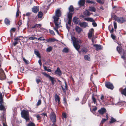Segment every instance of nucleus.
Returning a JSON list of instances; mask_svg holds the SVG:
<instances>
[{
  "mask_svg": "<svg viewBox=\"0 0 126 126\" xmlns=\"http://www.w3.org/2000/svg\"><path fill=\"white\" fill-rule=\"evenodd\" d=\"M22 24V22L20 21H19L18 22V24L19 26L21 25Z\"/></svg>",
  "mask_w": 126,
  "mask_h": 126,
  "instance_id": "e2e57ef3",
  "label": "nucleus"
},
{
  "mask_svg": "<svg viewBox=\"0 0 126 126\" xmlns=\"http://www.w3.org/2000/svg\"><path fill=\"white\" fill-rule=\"evenodd\" d=\"M92 22V25L94 27H96L97 26V24L95 22V20L94 19L93 21H91Z\"/></svg>",
  "mask_w": 126,
  "mask_h": 126,
  "instance_id": "de8ad7c7",
  "label": "nucleus"
},
{
  "mask_svg": "<svg viewBox=\"0 0 126 126\" xmlns=\"http://www.w3.org/2000/svg\"><path fill=\"white\" fill-rule=\"evenodd\" d=\"M120 47V46H119L118 47H117V50L118 51V53L120 54L121 55V52H122V49Z\"/></svg>",
  "mask_w": 126,
  "mask_h": 126,
  "instance_id": "7c9ffc66",
  "label": "nucleus"
},
{
  "mask_svg": "<svg viewBox=\"0 0 126 126\" xmlns=\"http://www.w3.org/2000/svg\"><path fill=\"white\" fill-rule=\"evenodd\" d=\"M15 41L13 43V44L14 45V46H15L18 43V41L16 40H15Z\"/></svg>",
  "mask_w": 126,
  "mask_h": 126,
  "instance_id": "4d7b16f0",
  "label": "nucleus"
},
{
  "mask_svg": "<svg viewBox=\"0 0 126 126\" xmlns=\"http://www.w3.org/2000/svg\"><path fill=\"white\" fill-rule=\"evenodd\" d=\"M36 117H37L38 120H39V119H41V117L40 116L38 115H37L36 116Z\"/></svg>",
  "mask_w": 126,
  "mask_h": 126,
  "instance_id": "680f3d73",
  "label": "nucleus"
},
{
  "mask_svg": "<svg viewBox=\"0 0 126 126\" xmlns=\"http://www.w3.org/2000/svg\"><path fill=\"white\" fill-rule=\"evenodd\" d=\"M71 39L74 47L76 50H78L79 49L80 46L77 43H81L80 40L79 39L76 38L74 37H72Z\"/></svg>",
  "mask_w": 126,
  "mask_h": 126,
  "instance_id": "f257e3e1",
  "label": "nucleus"
},
{
  "mask_svg": "<svg viewBox=\"0 0 126 126\" xmlns=\"http://www.w3.org/2000/svg\"><path fill=\"white\" fill-rule=\"evenodd\" d=\"M4 109V106L1 104L0 106V110H3Z\"/></svg>",
  "mask_w": 126,
  "mask_h": 126,
  "instance_id": "603ef678",
  "label": "nucleus"
},
{
  "mask_svg": "<svg viewBox=\"0 0 126 126\" xmlns=\"http://www.w3.org/2000/svg\"><path fill=\"white\" fill-rule=\"evenodd\" d=\"M31 14V13H28L26 14V15L27 16H29Z\"/></svg>",
  "mask_w": 126,
  "mask_h": 126,
  "instance_id": "338daca9",
  "label": "nucleus"
},
{
  "mask_svg": "<svg viewBox=\"0 0 126 126\" xmlns=\"http://www.w3.org/2000/svg\"><path fill=\"white\" fill-rule=\"evenodd\" d=\"M52 49V47H51L50 46L47 48L46 50L47 52H49L51 51Z\"/></svg>",
  "mask_w": 126,
  "mask_h": 126,
  "instance_id": "f704fd0d",
  "label": "nucleus"
},
{
  "mask_svg": "<svg viewBox=\"0 0 126 126\" xmlns=\"http://www.w3.org/2000/svg\"><path fill=\"white\" fill-rule=\"evenodd\" d=\"M69 51V49L68 48H65L63 49L62 52H63L67 53Z\"/></svg>",
  "mask_w": 126,
  "mask_h": 126,
  "instance_id": "c85d7f7f",
  "label": "nucleus"
},
{
  "mask_svg": "<svg viewBox=\"0 0 126 126\" xmlns=\"http://www.w3.org/2000/svg\"><path fill=\"white\" fill-rule=\"evenodd\" d=\"M38 62L40 66H41V65H42V63L41 62V60L40 59L39 60Z\"/></svg>",
  "mask_w": 126,
  "mask_h": 126,
  "instance_id": "052dcab7",
  "label": "nucleus"
},
{
  "mask_svg": "<svg viewBox=\"0 0 126 126\" xmlns=\"http://www.w3.org/2000/svg\"><path fill=\"white\" fill-rule=\"evenodd\" d=\"M4 22L5 24L7 25H8L10 24V22L9 20L7 18L5 19Z\"/></svg>",
  "mask_w": 126,
  "mask_h": 126,
  "instance_id": "cd10ccee",
  "label": "nucleus"
},
{
  "mask_svg": "<svg viewBox=\"0 0 126 126\" xmlns=\"http://www.w3.org/2000/svg\"><path fill=\"white\" fill-rule=\"evenodd\" d=\"M61 87L63 92L65 93L66 92V91L67 90V84L65 82V85L63 86H61Z\"/></svg>",
  "mask_w": 126,
  "mask_h": 126,
  "instance_id": "ddd939ff",
  "label": "nucleus"
},
{
  "mask_svg": "<svg viewBox=\"0 0 126 126\" xmlns=\"http://www.w3.org/2000/svg\"><path fill=\"white\" fill-rule=\"evenodd\" d=\"M38 16L39 18H41L43 16L42 13L41 12H39L38 14Z\"/></svg>",
  "mask_w": 126,
  "mask_h": 126,
  "instance_id": "c9c22d12",
  "label": "nucleus"
},
{
  "mask_svg": "<svg viewBox=\"0 0 126 126\" xmlns=\"http://www.w3.org/2000/svg\"><path fill=\"white\" fill-rule=\"evenodd\" d=\"M23 61L26 64H28L29 63V62L28 61L25 59L24 58H23Z\"/></svg>",
  "mask_w": 126,
  "mask_h": 126,
  "instance_id": "ea45409f",
  "label": "nucleus"
},
{
  "mask_svg": "<svg viewBox=\"0 0 126 126\" xmlns=\"http://www.w3.org/2000/svg\"><path fill=\"white\" fill-rule=\"evenodd\" d=\"M116 120L112 117H111V121L110 122V124L113 123L115 122Z\"/></svg>",
  "mask_w": 126,
  "mask_h": 126,
  "instance_id": "473e14b6",
  "label": "nucleus"
},
{
  "mask_svg": "<svg viewBox=\"0 0 126 126\" xmlns=\"http://www.w3.org/2000/svg\"><path fill=\"white\" fill-rule=\"evenodd\" d=\"M97 1L101 4H103L104 3V2L103 1H102L101 0H97Z\"/></svg>",
  "mask_w": 126,
  "mask_h": 126,
  "instance_id": "49530a36",
  "label": "nucleus"
},
{
  "mask_svg": "<svg viewBox=\"0 0 126 126\" xmlns=\"http://www.w3.org/2000/svg\"><path fill=\"white\" fill-rule=\"evenodd\" d=\"M29 40H33L35 39H37V38H36V37L34 36H32L29 37Z\"/></svg>",
  "mask_w": 126,
  "mask_h": 126,
  "instance_id": "79ce46f5",
  "label": "nucleus"
},
{
  "mask_svg": "<svg viewBox=\"0 0 126 126\" xmlns=\"http://www.w3.org/2000/svg\"><path fill=\"white\" fill-rule=\"evenodd\" d=\"M111 37L113 39H114L115 38V36L112 34H111Z\"/></svg>",
  "mask_w": 126,
  "mask_h": 126,
  "instance_id": "69168bd1",
  "label": "nucleus"
},
{
  "mask_svg": "<svg viewBox=\"0 0 126 126\" xmlns=\"http://www.w3.org/2000/svg\"><path fill=\"white\" fill-rule=\"evenodd\" d=\"M68 18V19H71L72 16V14L71 13L69 12L67 14Z\"/></svg>",
  "mask_w": 126,
  "mask_h": 126,
  "instance_id": "5701e85b",
  "label": "nucleus"
},
{
  "mask_svg": "<svg viewBox=\"0 0 126 126\" xmlns=\"http://www.w3.org/2000/svg\"><path fill=\"white\" fill-rule=\"evenodd\" d=\"M93 46L97 50H98L101 49L103 47L102 46L100 45H98L97 44H92Z\"/></svg>",
  "mask_w": 126,
  "mask_h": 126,
  "instance_id": "0eeeda50",
  "label": "nucleus"
},
{
  "mask_svg": "<svg viewBox=\"0 0 126 126\" xmlns=\"http://www.w3.org/2000/svg\"><path fill=\"white\" fill-rule=\"evenodd\" d=\"M22 117L25 119L26 121H28L29 120V113L28 111L23 110L21 112Z\"/></svg>",
  "mask_w": 126,
  "mask_h": 126,
  "instance_id": "7ed1b4c3",
  "label": "nucleus"
},
{
  "mask_svg": "<svg viewBox=\"0 0 126 126\" xmlns=\"http://www.w3.org/2000/svg\"><path fill=\"white\" fill-rule=\"evenodd\" d=\"M94 30L93 29H92L89 31V32L88 34V37L89 38H91L92 36V34L94 33Z\"/></svg>",
  "mask_w": 126,
  "mask_h": 126,
  "instance_id": "9b49d317",
  "label": "nucleus"
},
{
  "mask_svg": "<svg viewBox=\"0 0 126 126\" xmlns=\"http://www.w3.org/2000/svg\"><path fill=\"white\" fill-rule=\"evenodd\" d=\"M38 40H45V39L43 37H41L37 39Z\"/></svg>",
  "mask_w": 126,
  "mask_h": 126,
  "instance_id": "8fccbe9b",
  "label": "nucleus"
},
{
  "mask_svg": "<svg viewBox=\"0 0 126 126\" xmlns=\"http://www.w3.org/2000/svg\"><path fill=\"white\" fill-rule=\"evenodd\" d=\"M86 2L88 3H90L91 4H95V2L93 1H91L90 0H87L86 1Z\"/></svg>",
  "mask_w": 126,
  "mask_h": 126,
  "instance_id": "e433bc0d",
  "label": "nucleus"
},
{
  "mask_svg": "<svg viewBox=\"0 0 126 126\" xmlns=\"http://www.w3.org/2000/svg\"><path fill=\"white\" fill-rule=\"evenodd\" d=\"M105 86L107 88L111 89H113L114 88L113 85L109 82L106 83L105 84Z\"/></svg>",
  "mask_w": 126,
  "mask_h": 126,
  "instance_id": "423d86ee",
  "label": "nucleus"
},
{
  "mask_svg": "<svg viewBox=\"0 0 126 126\" xmlns=\"http://www.w3.org/2000/svg\"><path fill=\"white\" fill-rule=\"evenodd\" d=\"M62 117L63 118H67V116L66 113H63L62 114Z\"/></svg>",
  "mask_w": 126,
  "mask_h": 126,
  "instance_id": "37998d69",
  "label": "nucleus"
},
{
  "mask_svg": "<svg viewBox=\"0 0 126 126\" xmlns=\"http://www.w3.org/2000/svg\"><path fill=\"white\" fill-rule=\"evenodd\" d=\"M69 12L73 13L74 11V9L72 6L71 5L69 8Z\"/></svg>",
  "mask_w": 126,
  "mask_h": 126,
  "instance_id": "4be33fe9",
  "label": "nucleus"
},
{
  "mask_svg": "<svg viewBox=\"0 0 126 126\" xmlns=\"http://www.w3.org/2000/svg\"><path fill=\"white\" fill-rule=\"evenodd\" d=\"M36 81L37 83L38 84L41 81V80L40 79H37L36 80Z\"/></svg>",
  "mask_w": 126,
  "mask_h": 126,
  "instance_id": "0e129e2a",
  "label": "nucleus"
},
{
  "mask_svg": "<svg viewBox=\"0 0 126 126\" xmlns=\"http://www.w3.org/2000/svg\"><path fill=\"white\" fill-rule=\"evenodd\" d=\"M119 91L122 94L126 96V88L124 89H123L122 88H120L119 89Z\"/></svg>",
  "mask_w": 126,
  "mask_h": 126,
  "instance_id": "9d476101",
  "label": "nucleus"
},
{
  "mask_svg": "<svg viewBox=\"0 0 126 126\" xmlns=\"http://www.w3.org/2000/svg\"><path fill=\"white\" fill-rule=\"evenodd\" d=\"M36 28H40L41 26V25L40 24H36Z\"/></svg>",
  "mask_w": 126,
  "mask_h": 126,
  "instance_id": "3c124183",
  "label": "nucleus"
},
{
  "mask_svg": "<svg viewBox=\"0 0 126 126\" xmlns=\"http://www.w3.org/2000/svg\"><path fill=\"white\" fill-rule=\"evenodd\" d=\"M68 23L69 25V26L70 25V24L71 22V19H68Z\"/></svg>",
  "mask_w": 126,
  "mask_h": 126,
  "instance_id": "6e6d98bb",
  "label": "nucleus"
},
{
  "mask_svg": "<svg viewBox=\"0 0 126 126\" xmlns=\"http://www.w3.org/2000/svg\"><path fill=\"white\" fill-rule=\"evenodd\" d=\"M47 42H53L55 41H58L57 40L54 38H49L46 40Z\"/></svg>",
  "mask_w": 126,
  "mask_h": 126,
  "instance_id": "f8f14e48",
  "label": "nucleus"
},
{
  "mask_svg": "<svg viewBox=\"0 0 126 126\" xmlns=\"http://www.w3.org/2000/svg\"><path fill=\"white\" fill-rule=\"evenodd\" d=\"M126 51L123 50V55H122L121 58L124 59L126 57V54L125 53Z\"/></svg>",
  "mask_w": 126,
  "mask_h": 126,
  "instance_id": "bb28decb",
  "label": "nucleus"
},
{
  "mask_svg": "<svg viewBox=\"0 0 126 126\" xmlns=\"http://www.w3.org/2000/svg\"><path fill=\"white\" fill-rule=\"evenodd\" d=\"M20 12L19 11V9L18 8H17V12L16 13V17L18 16H19Z\"/></svg>",
  "mask_w": 126,
  "mask_h": 126,
  "instance_id": "a18cd8bd",
  "label": "nucleus"
},
{
  "mask_svg": "<svg viewBox=\"0 0 126 126\" xmlns=\"http://www.w3.org/2000/svg\"><path fill=\"white\" fill-rule=\"evenodd\" d=\"M20 37H17L15 39V40L18 41V40H20Z\"/></svg>",
  "mask_w": 126,
  "mask_h": 126,
  "instance_id": "bf43d9fd",
  "label": "nucleus"
},
{
  "mask_svg": "<svg viewBox=\"0 0 126 126\" xmlns=\"http://www.w3.org/2000/svg\"><path fill=\"white\" fill-rule=\"evenodd\" d=\"M89 10L91 11L95 12V9L94 7H91L89 8Z\"/></svg>",
  "mask_w": 126,
  "mask_h": 126,
  "instance_id": "72a5a7b5",
  "label": "nucleus"
},
{
  "mask_svg": "<svg viewBox=\"0 0 126 126\" xmlns=\"http://www.w3.org/2000/svg\"><path fill=\"white\" fill-rule=\"evenodd\" d=\"M104 97L103 95H102L100 97L101 100H99V101L100 102V101H101L102 102L104 101Z\"/></svg>",
  "mask_w": 126,
  "mask_h": 126,
  "instance_id": "c03bdc74",
  "label": "nucleus"
},
{
  "mask_svg": "<svg viewBox=\"0 0 126 126\" xmlns=\"http://www.w3.org/2000/svg\"><path fill=\"white\" fill-rule=\"evenodd\" d=\"M92 99L93 102L94 104H96V101L95 98L94 97V94H93L92 95Z\"/></svg>",
  "mask_w": 126,
  "mask_h": 126,
  "instance_id": "c756f323",
  "label": "nucleus"
},
{
  "mask_svg": "<svg viewBox=\"0 0 126 126\" xmlns=\"http://www.w3.org/2000/svg\"><path fill=\"white\" fill-rule=\"evenodd\" d=\"M50 32L53 35H54V32L52 30H49Z\"/></svg>",
  "mask_w": 126,
  "mask_h": 126,
  "instance_id": "13d9d810",
  "label": "nucleus"
},
{
  "mask_svg": "<svg viewBox=\"0 0 126 126\" xmlns=\"http://www.w3.org/2000/svg\"><path fill=\"white\" fill-rule=\"evenodd\" d=\"M39 10L38 7L37 6L34 7L32 9V11L34 13H36Z\"/></svg>",
  "mask_w": 126,
  "mask_h": 126,
  "instance_id": "2eb2a0df",
  "label": "nucleus"
},
{
  "mask_svg": "<svg viewBox=\"0 0 126 126\" xmlns=\"http://www.w3.org/2000/svg\"><path fill=\"white\" fill-rule=\"evenodd\" d=\"M84 20H85L87 21H89L90 22L94 21V19L91 18H89V17L85 18H84Z\"/></svg>",
  "mask_w": 126,
  "mask_h": 126,
  "instance_id": "412c9836",
  "label": "nucleus"
},
{
  "mask_svg": "<svg viewBox=\"0 0 126 126\" xmlns=\"http://www.w3.org/2000/svg\"><path fill=\"white\" fill-rule=\"evenodd\" d=\"M34 53L39 58H40V56L38 51L36 50H34Z\"/></svg>",
  "mask_w": 126,
  "mask_h": 126,
  "instance_id": "a878e982",
  "label": "nucleus"
},
{
  "mask_svg": "<svg viewBox=\"0 0 126 126\" xmlns=\"http://www.w3.org/2000/svg\"><path fill=\"white\" fill-rule=\"evenodd\" d=\"M15 30V29L14 28H13L11 29V31L13 32H14Z\"/></svg>",
  "mask_w": 126,
  "mask_h": 126,
  "instance_id": "774afa93",
  "label": "nucleus"
},
{
  "mask_svg": "<svg viewBox=\"0 0 126 126\" xmlns=\"http://www.w3.org/2000/svg\"><path fill=\"white\" fill-rule=\"evenodd\" d=\"M75 29L76 31L79 33H80L81 30V29L78 26H77L76 27Z\"/></svg>",
  "mask_w": 126,
  "mask_h": 126,
  "instance_id": "393cba45",
  "label": "nucleus"
},
{
  "mask_svg": "<svg viewBox=\"0 0 126 126\" xmlns=\"http://www.w3.org/2000/svg\"><path fill=\"white\" fill-rule=\"evenodd\" d=\"M83 14L84 15L88 16H89L90 15V13L87 10L84 11L83 12Z\"/></svg>",
  "mask_w": 126,
  "mask_h": 126,
  "instance_id": "b1692460",
  "label": "nucleus"
},
{
  "mask_svg": "<svg viewBox=\"0 0 126 126\" xmlns=\"http://www.w3.org/2000/svg\"><path fill=\"white\" fill-rule=\"evenodd\" d=\"M79 24L81 27H86L88 26V24L85 22L80 23Z\"/></svg>",
  "mask_w": 126,
  "mask_h": 126,
  "instance_id": "dca6fc26",
  "label": "nucleus"
},
{
  "mask_svg": "<svg viewBox=\"0 0 126 126\" xmlns=\"http://www.w3.org/2000/svg\"><path fill=\"white\" fill-rule=\"evenodd\" d=\"M41 104V100L40 99H39L38 100V101L37 102V106H39Z\"/></svg>",
  "mask_w": 126,
  "mask_h": 126,
  "instance_id": "09e8293b",
  "label": "nucleus"
},
{
  "mask_svg": "<svg viewBox=\"0 0 126 126\" xmlns=\"http://www.w3.org/2000/svg\"><path fill=\"white\" fill-rule=\"evenodd\" d=\"M27 126H35V124L32 122H30L27 125Z\"/></svg>",
  "mask_w": 126,
  "mask_h": 126,
  "instance_id": "a19ab883",
  "label": "nucleus"
},
{
  "mask_svg": "<svg viewBox=\"0 0 126 126\" xmlns=\"http://www.w3.org/2000/svg\"><path fill=\"white\" fill-rule=\"evenodd\" d=\"M78 19V18L76 17H74L73 19V22L75 23H76L77 22Z\"/></svg>",
  "mask_w": 126,
  "mask_h": 126,
  "instance_id": "4c0bfd02",
  "label": "nucleus"
},
{
  "mask_svg": "<svg viewBox=\"0 0 126 126\" xmlns=\"http://www.w3.org/2000/svg\"><path fill=\"white\" fill-rule=\"evenodd\" d=\"M50 118L53 124H54L56 121V117L54 113L51 112V113L50 116Z\"/></svg>",
  "mask_w": 126,
  "mask_h": 126,
  "instance_id": "39448f33",
  "label": "nucleus"
},
{
  "mask_svg": "<svg viewBox=\"0 0 126 126\" xmlns=\"http://www.w3.org/2000/svg\"><path fill=\"white\" fill-rule=\"evenodd\" d=\"M43 67L45 70L46 71L49 72H50L51 71V69L49 68H47V67L44 66H43Z\"/></svg>",
  "mask_w": 126,
  "mask_h": 126,
  "instance_id": "2f4dec72",
  "label": "nucleus"
},
{
  "mask_svg": "<svg viewBox=\"0 0 126 126\" xmlns=\"http://www.w3.org/2000/svg\"><path fill=\"white\" fill-rule=\"evenodd\" d=\"M42 74H43L45 76L47 77H48V78H49V77H50V76L48 74H46L45 72H42Z\"/></svg>",
  "mask_w": 126,
  "mask_h": 126,
  "instance_id": "58836bf2",
  "label": "nucleus"
},
{
  "mask_svg": "<svg viewBox=\"0 0 126 126\" xmlns=\"http://www.w3.org/2000/svg\"><path fill=\"white\" fill-rule=\"evenodd\" d=\"M55 74L59 76H61L62 74L61 71L59 67L57 68V70L55 72Z\"/></svg>",
  "mask_w": 126,
  "mask_h": 126,
  "instance_id": "6e6552de",
  "label": "nucleus"
},
{
  "mask_svg": "<svg viewBox=\"0 0 126 126\" xmlns=\"http://www.w3.org/2000/svg\"><path fill=\"white\" fill-rule=\"evenodd\" d=\"M84 58L86 60L90 61V56L89 54L85 56Z\"/></svg>",
  "mask_w": 126,
  "mask_h": 126,
  "instance_id": "aec40b11",
  "label": "nucleus"
},
{
  "mask_svg": "<svg viewBox=\"0 0 126 126\" xmlns=\"http://www.w3.org/2000/svg\"><path fill=\"white\" fill-rule=\"evenodd\" d=\"M49 79L51 81L52 84H54V83L55 82V80L54 78L50 76L49 77Z\"/></svg>",
  "mask_w": 126,
  "mask_h": 126,
  "instance_id": "6ab92c4d",
  "label": "nucleus"
},
{
  "mask_svg": "<svg viewBox=\"0 0 126 126\" xmlns=\"http://www.w3.org/2000/svg\"><path fill=\"white\" fill-rule=\"evenodd\" d=\"M61 12L60 10H57L55 12V15L53 17V19H54V18L55 17L58 18V19H59V17L61 16Z\"/></svg>",
  "mask_w": 126,
  "mask_h": 126,
  "instance_id": "20e7f679",
  "label": "nucleus"
},
{
  "mask_svg": "<svg viewBox=\"0 0 126 126\" xmlns=\"http://www.w3.org/2000/svg\"><path fill=\"white\" fill-rule=\"evenodd\" d=\"M117 20L119 23H122L125 21V19L123 17L118 18L117 19Z\"/></svg>",
  "mask_w": 126,
  "mask_h": 126,
  "instance_id": "1a4fd4ad",
  "label": "nucleus"
},
{
  "mask_svg": "<svg viewBox=\"0 0 126 126\" xmlns=\"http://www.w3.org/2000/svg\"><path fill=\"white\" fill-rule=\"evenodd\" d=\"M114 26L115 29H116L117 28V24L116 22H114Z\"/></svg>",
  "mask_w": 126,
  "mask_h": 126,
  "instance_id": "864d4df0",
  "label": "nucleus"
},
{
  "mask_svg": "<svg viewBox=\"0 0 126 126\" xmlns=\"http://www.w3.org/2000/svg\"><path fill=\"white\" fill-rule=\"evenodd\" d=\"M55 101L56 102H58V104H59L60 102V98L59 96L57 95L56 94L55 95Z\"/></svg>",
  "mask_w": 126,
  "mask_h": 126,
  "instance_id": "f3484780",
  "label": "nucleus"
},
{
  "mask_svg": "<svg viewBox=\"0 0 126 126\" xmlns=\"http://www.w3.org/2000/svg\"><path fill=\"white\" fill-rule=\"evenodd\" d=\"M85 0H80L78 2L80 6H83L84 4Z\"/></svg>",
  "mask_w": 126,
  "mask_h": 126,
  "instance_id": "a211bd4d",
  "label": "nucleus"
},
{
  "mask_svg": "<svg viewBox=\"0 0 126 126\" xmlns=\"http://www.w3.org/2000/svg\"><path fill=\"white\" fill-rule=\"evenodd\" d=\"M106 111V109L104 108H101L100 110L98 111V112L101 114H103Z\"/></svg>",
  "mask_w": 126,
  "mask_h": 126,
  "instance_id": "4468645a",
  "label": "nucleus"
},
{
  "mask_svg": "<svg viewBox=\"0 0 126 126\" xmlns=\"http://www.w3.org/2000/svg\"><path fill=\"white\" fill-rule=\"evenodd\" d=\"M54 19L55 25V27L54 28V29L56 32L57 34H59V33L57 29L62 27L61 25V21L59 20V19H58V18H56L55 17L54 18Z\"/></svg>",
  "mask_w": 126,
  "mask_h": 126,
  "instance_id": "f03ea898",
  "label": "nucleus"
},
{
  "mask_svg": "<svg viewBox=\"0 0 126 126\" xmlns=\"http://www.w3.org/2000/svg\"><path fill=\"white\" fill-rule=\"evenodd\" d=\"M107 120V119H102V121H101V123L103 124Z\"/></svg>",
  "mask_w": 126,
  "mask_h": 126,
  "instance_id": "5fc2aeb1",
  "label": "nucleus"
}]
</instances>
